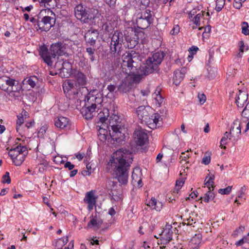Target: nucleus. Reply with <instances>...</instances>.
Returning a JSON list of instances; mask_svg holds the SVG:
<instances>
[{
	"instance_id": "nucleus-1",
	"label": "nucleus",
	"mask_w": 249,
	"mask_h": 249,
	"mask_svg": "<svg viewBox=\"0 0 249 249\" xmlns=\"http://www.w3.org/2000/svg\"><path fill=\"white\" fill-rule=\"evenodd\" d=\"M126 155L120 149L115 152L107 164L108 170L112 174L114 178L121 184L128 182L129 170L131 161L126 160Z\"/></svg>"
},
{
	"instance_id": "nucleus-2",
	"label": "nucleus",
	"mask_w": 249,
	"mask_h": 249,
	"mask_svg": "<svg viewBox=\"0 0 249 249\" xmlns=\"http://www.w3.org/2000/svg\"><path fill=\"white\" fill-rule=\"evenodd\" d=\"M72 42L69 40H66L62 42H58L53 44L48 50L45 46H41L39 48V55L42 58L43 61L49 66H53V62L55 61L57 55H62L64 53L63 47L66 45L71 46Z\"/></svg>"
},
{
	"instance_id": "nucleus-3",
	"label": "nucleus",
	"mask_w": 249,
	"mask_h": 249,
	"mask_svg": "<svg viewBox=\"0 0 249 249\" xmlns=\"http://www.w3.org/2000/svg\"><path fill=\"white\" fill-rule=\"evenodd\" d=\"M128 39L126 35L119 30L114 31L111 37L109 45V52L114 58V65L121 62V56L123 50V46H125V40Z\"/></svg>"
},
{
	"instance_id": "nucleus-4",
	"label": "nucleus",
	"mask_w": 249,
	"mask_h": 249,
	"mask_svg": "<svg viewBox=\"0 0 249 249\" xmlns=\"http://www.w3.org/2000/svg\"><path fill=\"white\" fill-rule=\"evenodd\" d=\"M0 89L9 93L11 97L16 98L20 96L19 91L21 87L15 79L3 76L0 77Z\"/></svg>"
},
{
	"instance_id": "nucleus-5",
	"label": "nucleus",
	"mask_w": 249,
	"mask_h": 249,
	"mask_svg": "<svg viewBox=\"0 0 249 249\" xmlns=\"http://www.w3.org/2000/svg\"><path fill=\"white\" fill-rule=\"evenodd\" d=\"M138 56L137 53L134 51L126 52L125 54L122 55V63L121 67L123 72L130 75L134 73L136 70V67L133 65L134 62L133 58Z\"/></svg>"
},
{
	"instance_id": "nucleus-6",
	"label": "nucleus",
	"mask_w": 249,
	"mask_h": 249,
	"mask_svg": "<svg viewBox=\"0 0 249 249\" xmlns=\"http://www.w3.org/2000/svg\"><path fill=\"white\" fill-rule=\"evenodd\" d=\"M8 154L14 164L16 166H20L28 154V150L25 146L19 144L11 149Z\"/></svg>"
},
{
	"instance_id": "nucleus-7",
	"label": "nucleus",
	"mask_w": 249,
	"mask_h": 249,
	"mask_svg": "<svg viewBox=\"0 0 249 249\" xmlns=\"http://www.w3.org/2000/svg\"><path fill=\"white\" fill-rule=\"evenodd\" d=\"M79 6H80V9H79V16H80L81 17L79 18V20H80L81 22L89 23L97 17L98 11L95 9L90 8L83 3L79 4Z\"/></svg>"
},
{
	"instance_id": "nucleus-8",
	"label": "nucleus",
	"mask_w": 249,
	"mask_h": 249,
	"mask_svg": "<svg viewBox=\"0 0 249 249\" xmlns=\"http://www.w3.org/2000/svg\"><path fill=\"white\" fill-rule=\"evenodd\" d=\"M78 79H70L67 80L63 84V90L68 94L70 99L77 100L78 96Z\"/></svg>"
},
{
	"instance_id": "nucleus-9",
	"label": "nucleus",
	"mask_w": 249,
	"mask_h": 249,
	"mask_svg": "<svg viewBox=\"0 0 249 249\" xmlns=\"http://www.w3.org/2000/svg\"><path fill=\"white\" fill-rule=\"evenodd\" d=\"M89 99H88L87 102L83 103V106L80 110V113L83 117L86 120L91 119L94 115L96 111V105L95 104H91V102L89 101Z\"/></svg>"
},
{
	"instance_id": "nucleus-10",
	"label": "nucleus",
	"mask_w": 249,
	"mask_h": 249,
	"mask_svg": "<svg viewBox=\"0 0 249 249\" xmlns=\"http://www.w3.org/2000/svg\"><path fill=\"white\" fill-rule=\"evenodd\" d=\"M117 19L113 17L107 21L101 20L100 22H98V25L100 31L104 34L110 35L114 31L113 23H117Z\"/></svg>"
},
{
	"instance_id": "nucleus-11",
	"label": "nucleus",
	"mask_w": 249,
	"mask_h": 249,
	"mask_svg": "<svg viewBox=\"0 0 249 249\" xmlns=\"http://www.w3.org/2000/svg\"><path fill=\"white\" fill-rule=\"evenodd\" d=\"M54 22L55 19L53 18L45 16L41 20L37 21V26L40 30L47 32L53 26Z\"/></svg>"
},
{
	"instance_id": "nucleus-12",
	"label": "nucleus",
	"mask_w": 249,
	"mask_h": 249,
	"mask_svg": "<svg viewBox=\"0 0 249 249\" xmlns=\"http://www.w3.org/2000/svg\"><path fill=\"white\" fill-rule=\"evenodd\" d=\"M152 108L149 106H141L137 108L136 113L142 122L146 124L147 122H149L151 115L150 112Z\"/></svg>"
},
{
	"instance_id": "nucleus-13",
	"label": "nucleus",
	"mask_w": 249,
	"mask_h": 249,
	"mask_svg": "<svg viewBox=\"0 0 249 249\" xmlns=\"http://www.w3.org/2000/svg\"><path fill=\"white\" fill-rule=\"evenodd\" d=\"M141 71L144 75H146L154 72H159L160 69L157 64L152 62L151 59L147 58L141 67Z\"/></svg>"
},
{
	"instance_id": "nucleus-14",
	"label": "nucleus",
	"mask_w": 249,
	"mask_h": 249,
	"mask_svg": "<svg viewBox=\"0 0 249 249\" xmlns=\"http://www.w3.org/2000/svg\"><path fill=\"white\" fill-rule=\"evenodd\" d=\"M173 227L171 224H166L163 228L162 231L159 234L160 237H155L157 238H160V240L163 241V244H167L172 240L173 236Z\"/></svg>"
},
{
	"instance_id": "nucleus-15",
	"label": "nucleus",
	"mask_w": 249,
	"mask_h": 249,
	"mask_svg": "<svg viewBox=\"0 0 249 249\" xmlns=\"http://www.w3.org/2000/svg\"><path fill=\"white\" fill-rule=\"evenodd\" d=\"M133 137L137 145L139 146L144 145L148 141V135L144 129H136Z\"/></svg>"
},
{
	"instance_id": "nucleus-16",
	"label": "nucleus",
	"mask_w": 249,
	"mask_h": 249,
	"mask_svg": "<svg viewBox=\"0 0 249 249\" xmlns=\"http://www.w3.org/2000/svg\"><path fill=\"white\" fill-rule=\"evenodd\" d=\"M111 129V132L109 130V135L112 140L118 144H122L125 141V137L122 131V126Z\"/></svg>"
},
{
	"instance_id": "nucleus-17",
	"label": "nucleus",
	"mask_w": 249,
	"mask_h": 249,
	"mask_svg": "<svg viewBox=\"0 0 249 249\" xmlns=\"http://www.w3.org/2000/svg\"><path fill=\"white\" fill-rule=\"evenodd\" d=\"M97 197L94 195V192L91 190L86 193L84 198V201L88 204V209L89 211H92L94 207L96 208Z\"/></svg>"
},
{
	"instance_id": "nucleus-18",
	"label": "nucleus",
	"mask_w": 249,
	"mask_h": 249,
	"mask_svg": "<svg viewBox=\"0 0 249 249\" xmlns=\"http://www.w3.org/2000/svg\"><path fill=\"white\" fill-rule=\"evenodd\" d=\"M98 32L95 30H89L85 35V39L89 45L93 46L98 37Z\"/></svg>"
},
{
	"instance_id": "nucleus-19",
	"label": "nucleus",
	"mask_w": 249,
	"mask_h": 249,
	"mask_svg": "<svg viewBox=\"0 0 249 249\" xmlns=\"http://www.w3.org/2000/svg\"><path fill=\"white\" fill-rule=\"evenodd\" d=\"M133 87V84L128 80H122L118 87V90L122 93L130 92Z\"/></svg>"
},
{
	"instance_id": "nucleus-20",
	"label": "nucleus",
	"mask_w": 249,
	"mask_h": 249,
	"mask_svg": "<svg viewBox=\"0 0 249 249\" xmlns=\"http://www.w3.org/2000/svg\"><path fill=\"white\" fill-rule=\"evenodd\" d=\"M136 17H137V18H140L154 22V14L153 12L150 9L145 8L138 12L136 15Z\"/></svg>"
},
{
	"instance_id": "nucleus-21",
	"label": "nucleus",
	"mask_w": 249,
	"mask_h": 249,
	"mask_svg": "<svg viewBox=\"0 0 249 249\" xmlns=\"http://www.w3.org/2000/svg\"><path fill=\"white\" fill-rule=\"evenodd\" d=\"M91 96L90 92H89V90L86 87L79 88V101L80 106L85 102H87L88 99H89V101H90Z\"/></svg>"
},
{
	"instance_id": "nucleus-22",
	"label": "nucleus",
	"mask_w": 249,
	"mask_h": 249,
	"mask_svg": "<svg viewBox=\"0 0 249 249\" xmlns=\"http://www.w3.org/2000/svg\"><path fill=\"white\" fill-rule=\"evenodd\" d=\"M186 72V69L183 67L181 70H177L174 72L173 78V83L176 86H178L183 80L185 74Z\"/></svg>"
},
{
	"instance_id": "nucleus-23",
	"label": "nucleus",
	"mask_w": 249,
	"mask_h": 249,
	"mask_svg": "<svg viewBox=\"0 0 249 249\" xmlns=\"http://www.w3.org/2000/svg\"><path fill=\"white\" fill-rule=\"evenodd\" d=\"M71 68L70 64L68 62H62L61 61H58L56 62L54 68L55 69L59 71L60 74L62 75V73H64V76H67L69 74L68 69L65 67Z\"/></svg>"
},
{
	"instance_id": "nucleus-24",
	"label": "nucleus",
	"mask_w": 249,
	"mask_h": 249,
	"mask_svg": "<svg viewBox=\"0 0 249 249\" xmlns=\"http://www.w3.org/2000/svg\"><path fill=\"white\" fill-rule=\"evenodd\" d=\"M108 128L110 127L111 129H113L114 128H117L122 126L121 124V119L120 116L114 114H113L112 115L109 116V119L108 121Z\"/></svg>"
},
{
	"instance_id": "nucleus-25",
	"label": "nucleus",
	"mask_w": 249,
	"mask_h": 249,
	"mask_svg": "<svg viewBox=\"0 0 249 249\" xmlns=\"http://www.w3.org/2000/svg\"><path fill=\"white\" fill-rule=\"evenodd\" d=\"M248 99V94L246 91L239 90V94L235 98V102L238 107H242Z\"/></svg>"
},
{
	"instance_id": "nucleus-26",
	"label": "nucleus",
	"mask_w": 249,
	"mask_h": 249,
	"mask_svg": "<svg viewBox=\"0 0 249 249\" xmlns=\"http://www.w3.org/2000/svg\"><path fill=\"white\" fill-rule=\"evenodd\" d=\"M26 82L29 84L31 88L37 89L41 87L42 83V79L38 78L36 76L29 77Z\"/></svg>"
},
{
	"instance_id": "nucleus-27",
	"label": "nucleus",
	"mask_w": 249,
	"mask_h": 249,
	"mask_svg": "<svg viewBox=\"0 0 249 249\" xmlns=\"http://www.w3.org/2000/svg\"><path fill=\"white\" fill-rule=\"evenodd\" d=\"M241 130V129H239L238 127L235 129L231 127L229 140L232 143H236L240 139Z\"/></svg>"
},
{
	"instance_id": "nucleus-28",
	"label": "nucleus",
	"mask_w": 249,
	"mask_h": 249,
	"mask_svg": "<svg viewBox=\"0 0 249 249\" xmlns=\"http://www.w3.org/2000/svg\"><path fill=\"white\" fill-rule=\"evenodd\" d=\"M202 241V235L196 234L191 239L189 246L192 249H198Z\"/></svg>"
},
{
	"instance_id": "nucleus-29",
	"label": "nucleus",
	"mask_w": 249,
	"mask_h": 249,
	"mask_svg": "<svg viewBox=\"0 0 249 249\" xmlns=\"http://www.w3.org/2000/svg\"><path fill=\"white\" fill-rule=\"evenodd\" d=\"M165 56V53L163 52L159 51L154 53L151 57H149L148 59H151L153 63L157 64L159 67L164 57Z\"/></svg>"
},
{
	"instance_id": "nucleus-30",
	"label": "nucleus",
	"mask_w": 249,
	"mask_h": 249,
	"mask_svg": "<svg viewBox=\"0 0 249 249\" xmlns=\"http://www.w3.org/2000/svg\"><path fill=\"white\" fill-rule=\"evenodd\" d=\"M153 23V21H148V20H145L140 18H137V17H136V23L138 28L139 29L142 30L146 29Z\"/></svg>"
},
{
	"instance_id": "nucleus-31",
	"label": "nucleus",
	"mask_w": 249,
	"mask_h": 249,
	"mask_svg": "<svg viewBox=\"0 0 249 249\" xmlns=\"http://www.w3.org/2000/svg\"><path fill=\"white\" fill-rule=\"evenodd\" d=\"M68 123V119L64 117H60L55 120V125L60 128L66 127Z\"/></svg>"
},
{
	"instance_id": "nucleus-32",
	"label": "nucleus",
	"mask_w": 249,
	"mask_h": 249,
	"mask_svg": "<svg viewBox=\"0 0 249 249\" xmlns=\"http://www.w3.org/2000/svg\"><path fill=\"white\" fill-rule=\"evenodd\" d=\"M109 116V112L108 109H104L102 111H100L97 115V118L99 121L102 124L106 123L108 117Z\"/></svg>"
},
{
	"instance_id": "nucleus-33",
	"label": "nucleus",
	"mask_w": 249,
	"mask_h": 249,
	"mask_svg": "<svg viewBox=\"0 0 249 249\" xmlns=\"http://www.w3.org/2000/svg\"><path fill=\"white\" fill-rule=\"evenodd\" d=\"M215 197V194L213 192V191L209 190L207 191L204 195L203 196L201 197L200 199L204 201L205 202L208 203L210 201L213 200L214 202H215L216 201L214 200Z\"/></svg>"
},
{
	"instance_id": "nucleus-34",
	"label": "nucleus",
	"mask_w": 249,
	"mask_h": 249,
	"mask_svg": "<svg viewBox=\"0 0 249 249\" xmlns=\"http://www.w3.org/2000/svg\"><path fill=\"white\" fill-rule=\"evenodd\" d=\"M160 119H162L160 114L158 113H153L150 115L149 120V122H147L146 124L148 125H152L153 126L156 127Z\"/></svg>"
},
{
	"instance_id": "nucleus-35",
	"label": "nucleus",
	"mask_w": 249,
	"mask_h": 249,
	"mask_svg": "<svg viewBox=\"0 0 249 249\" xmlns=\"http://www.w3.org/2000/svg\"><path fill=\"white\" fill-rule=\"evenodd\" d=\"M126 37L128 38L127 40H125V44L124 46L125 47H127L128 49H133L138 44V40L136 39L135 38H131L129 36L126 35Z\"/></svg>"
},
{
	"instance_id": "nucleus-36",
	"label": "nucleus",
	"mask_w": 249,
	"mask_h": 249,
	"mask_svg": "<svg viewBox=\"0 0 249 249\" xmlns=\"http://www.w3.org/2000/svg\"><path fill=\"white\" fill-rule=\"evenodd\" d=\"M209 178L207 181H206L207 178L208 177H207L205 180L204 184L207 186V187L208 188L209 190H212L213 191L214 188V182L213 180L214 179V176L213 174H209Z\"/></svg>"
},
{
	"instance_id": "nucleus-37",
	"label": "nucleus",
	"mask_w": 249,
	"mask_h": 249,
	"mask_svg": "<svg viewBox=\"0 0 249 249\" xmlns=\"http://www.w3.org/2000/svg\"><path fill=\"white\" fill-rule=\"evenodd\" d=\"M98 137L99 139L102 142H104L107 140V130L106 129L100 127L98 131Z\"/></svg>"
},
{
	"instance_id": "nucleus-38",
	"label": "nucleus",
	"mask_w": 249,
	"mask_h": 249,
	"mask_svg": "<svg viewBox=\"0 0 249 249\" xmlns=\"http://www.w3.org/2000/svg\"><path fill=\"white\" fill-rule=\"evenodd\" d=\"M205 14V11H200L194 17L193 19H192V21H193L194 23L195 24L196 26H199L200 25V20L201 19L204 18Z\"/></svg>"
},
{
	"instance_id": "nucleus-39",
	"label": "nucleus",
	"mask_w": 249,
	"mask_h": 249,
	"mask_svg": "<svg viewBox=\"0 0 249 249\" xmlns=\"http://www.w3.org/2000/svg\"><path fill=\"white\" fill-rule=\"evenodd\" d=\"M103 101V99L101 94H97L96 96L91 95L90 97V102H91L92 104H95L96 108H97V105L101 104Z\"/></svg>"
},
{
	"instance_id": "nucleus-40",
	"label": "nucleus",
	"mask_w": 249,
	"mask_h": 249,
	"mask_svg": "<svg viewBox=\"0 0 249 249\" xmlns=\"http://www.w3.org/2000/svg\"><path fill=\"white\" fill-rule=\"evenodd\" d=\"M68 237L59 238L56 242L55 249H63L62 247L68 242Z\"/></svg>"
},
{
	"instance_id": "nucleus-41",
	"label": "nucleus",
	"mask_w": 249,
	"mask_h": 249,
	"mask_svg": "<svg viewBox=\"0 0 249 249\" xmlns=\"http://www.w3.org/2000/svg\"><path fill=\"white\" fill-rule=\"evenodd\" d=\"M103 223V221H97L95 218L93 217V216L92 215V218L88 222V226L90 227V226H92L93 227H97L98 228H100L102 224Z\"/></svg>"
},
{
	"instance_id": "nucleus-42",
	"label": "nucleus",
	"mask_w": 249,
	"mask_h": 249,
	"mask_svg": "<svg viewBox=\"0 0 249 249\" xmlns=\"http://www.w3.org/2000/svg\"><path fill=\"white\" fill-rule=\"evenodd\" d=\"M155 93V95H154V98L156 101L157 104H158L159 106H160L163 102L164 98L160 94V91L156 90Z\"/></svg>"
},
{
	"instance_id": "nucleus-43",
	"label": "nucleus",
	"mask_w": 249,
	"mask_h": 249,
	"mask_svg": "<svg viewBox=\"0 0 249 249\" xmlns=\"http://www.w3.org/2000/svg\"><path fill=\"white\" fill-rule=\"evenodd\" d=\"M230 137V133H228V132H226L224 134V136L222 138L220 142V146L222 148H226V146H225L227 144V141Z\"/></svg>"
},
{
	"instance_id": "nucleus-44",
	"label": "nucleus",
	"mask_w": 249,
	"mask_h": 249,
	"mask_svg": "<svg viewBox=\"0 0 249 249\" xmlns=\"http://www.w3.org/2000/svg\"><path fill=\"white\" fill-rule=\"evenodd\" d=\"M162 150L164 152L165 155H171L170 162H173V160H175L174 155H173L174 153L173 149L169 148L166 146H163ZM165 157H167V155H165Z\"/></svg>"
},
{
	"instance_id": "nucleus-45",
	"label": "nucleus",
	"mask_w": 249,
	"mask_h": 249,
	"mask_svg": "<svg viewBox=\"0 0 249 249\" xmlns=\"http://www.w3.org/2000/svg\"><path fill=\"white\" fill-rule=\"evenodd\" d=\"M87 84V77L83 73L79 71V86H84Z\"/></svg>"
},
{
	"instance_id": "nucleus-46",
	"label": "nucleus",
	"mask_w": 249,
	"mask_h": 249,
	"mask_svg": "<svg viewBox=\"0 0 249 249\" xmlns=\"http://www.w3.org/2000/svg\"><path fill=\"white\" fill-rule=\"evenodd\" d=\"M184 181L183 180H177L176 183V187L174 189L173 193L174 194H178V191L181 189V187L183 185Z\"/></svg>"
},
{
	"instance_id": "nucleus-47",
	"label": "nucleus",
	"mask_w": 249,
	"mask_h": 249,
	"mask_svg": "<svg viewBox=\"0 0 249 249\" xmlns=\"http://www.w3.org/2000/svg\"><path fill=\"white\" fill-rule=\"evenodd\" d=\"M189 151L187 150L186 152H182L181 155L180 156L179 159L182 163V161H185L186 163H189V161L187 160L190 157V154H188Z\"/></svg>"
},
{
	"instance_id": "nucleus-48",
	"label": "nucleus",
	"mask_w": 249,
	"mask_h": 249,
	"mask_svg": "<svg viewBox=\"0 0 249 249\" xmlns=\"http://www.w3.org/2000/svg\"><path fill=\"white\" fill-rule=\"evenodd\" d=\"M225 0H217L215 10L219 12L221 11L225 4Z\"/></svg>"
},
{
	"instance_id": "nucleus-49",
	"label": "nucleus",
	"mask_w": 249,
	"mask_h": 249,
	"mask_svg": "<svg viewBox=\"0 0 249 249\" xmlns=\"http://www.w3.org/2000/svg\"><path fill=\"white\" fill-rule=\"evenodd\" d=\"M249 24L247 22H243L242 23V33L245 35H249V31L248 29Z\"/></svg>"
},
{
	"instance_id": "nucleus-50",
	"label": "nucleus",
	"mask_w": 249,
	"mask_h": 249,
	"mask_svg": "<svg viewBox=\"0 0 249 249\" xmlns=\"http://www.w3.org/2000/svg\"><path fill=\"white\" fill-rule=\"evenodd\" d=\"M232 186H229L224 189H219L218 192L221 195H228L231 191Z\"/></svg>"
},
{
	"instance_id": "nucleus-51",
	"label": "nucleus",
	"mask_w": 249,
	"mask_h": 249,
	"mask_svg": "<svg viewBox=\"0 0 249 249\" xmlns=\"http://www.w3.org/2000/svg\"><path fill=\"white\" fill-rule=\"evenodd\" d=\"M95 51V49H93L91 47H88L86 49V52L88 53L89 55V58L91 61H93L95 60L94 56V52Z\"/></svg>"
},
{
	"instance_id": "nucleus-52",
	"label": "nucleus",
	"mask_w": 249,
	"mask_h": 249,
	"mask_svg": "<svg viewBox=\"0 0 249 249\" xmlns=\"http://www.w3.org/2000/svg\"><path fill=\"white\" fill-rule=\"evenodd\" d=\"M241 115L244 117L249 118V102L247 104L246 107L244 108Z\"/></svg>"
},
{
	"instance_id": "nucleus-53",
	"label": "nucleus",
	"mask_w": 249,
	"mask_h": 249,
	"mask_svg": "<svg viewBox=\"0 0 249 249\" xmlns=\"http://www.w3.org/2000/svg\"><path fill=\"white\" fill-rule=\"evenodd\" d=\"M2 182L3 183H7V184H9L11 182V178L8 172H6L5 175L3 176Z\"/></svg>"
},
{
	"instance_id": "nucleus-54",
	"label": "nucleus",
	"mask_w": 249,
	"mask_h": 249,
	"mask_svg": "<svg viewBox=\"0 0 249 249\" xmlns=\"http://www.w3.org/2000/svg\"><path fill=\"white\" fill-rule=\"evenodd\" d=\"M156 199L152 197L150 200L146 203V205L152 209H154L156 204Z\"/></svg>"
},
{
	"instance_id": "nucleus-55",
	"label": "nucleus",
	"mask_w": 249,
	"mask_h": 249,
	"mask_svg": "<svg viewBox=\"0 0 249 249\" xmlns=\"http://www.w3.org/2000/svg\"><path fill=\"white\" fill-rule=\"evenodd\" d=\"M180 31V28L178 25H174L172 29L170 31V34L172 35H178Z\"/></svg>"
},
{
	"instance_id": "nucleus-56",
	"label": "nucleus",
	"mask_w": 249,
	"mask_h": 249,
	"mask_svg": "<svg viewBox=\"0 0 249 249\" xmlns=\"http://www.w3.org/2000/svg\"><path fill=\"white\" fill-rule=\"evenodd\" d=\"M183 224H187V225L192 226L194 224L196 223V220L194 219L191 216L188 218H186V220L184 219Z\"/></svg>"
},
{
	"instance_id": "nucleus-57",
	"label": "nucleus",
	"mask_w": 249,
	"mask_h": 249,
	"mask_svg": "<svg viewBox=\"0 0 249 249\" xmlns=\"http://www.w3.org/2000/svg\"><path fill=\"white\" fill-rule=\"evenodd\" d=\"M211 161V157L208 155H205L203 157L201 163L205 165H208L210 163Z\"/></svg>"
},
{
	"instance_id": "nucleus-58",
	"label": "nucleus",
	"mask_w": 249,
	"mask_h": 249,
	"mask_svg": "<svg viewBox=\"0 0 249 249\" xmlns=\"http://www.w3.org/2000/svg\"><path fill=\"white\" fill-rule=\"evenodd\" d=\"M231 127H233V129H235L237 127L239 129H241L240 121L239 119L235 120Z\"/></svg>"
},
{
	"instance_id": "nucleus-59",
	"label": "nucleus",
	"mask_w": 249,
	"mask_h": 249,
	"mask_svg": "<svg viewBox=\"0 0 249 249\" xmlns=\"http://www.w3.org/2000/svg\"><path fill=\"white\" fill-rule=\"evenodd\" d=\"M242 2L241 0H234L233 4V7L237 9H240L242 6Z\"/></svg>"
},
{
	"instance_id": "nucleus-60",
	"label": "nucleus",
	"mask_w": 249,
	"mask_h": 249,
	"mask_svg": "<svg viewBox=\"0 0 249 249\" xmlns=\"http://www.w3.org/2000/svg\"><path fill=\"white\" fill-rule=\"evenodd\" d=\"M23 118L22 116L18 117V119L17 122V131H19L20 126L23 123Z\"/></svg>"
},
{
	"instance_id": "nucleus-61",
	"label": "nucleus",
	"mask_w": 249,
	"mask_h": 249,
	"mask_svg": "<svg viewBox=\"0 0 249 249\" xmlns=\"http://www.w3.org/2000/svg\"><path fill=\"white\" fill-rule=\"evenodd\" d=\"M198 98L201 104H203V103H204L206 100V97L205 95L203 93L199 94L198 95Z\"/></svg>"
},
{
	"instance_id": "nucleus-62",
	"label": "nucleus",
	"mask_w": 249,
	"mask_h": 249,
	"mask_svg": "<svg viewBox=\"0 0 249 249\" xmlns=\"http://www.w3.org/2000/svg\"><path fill=\"white\" fill-rule=\"evenodd\" d=\"M48 129V126L47 125H44L42 126L39 131H38V134L40 136H42L44 135V134L46 132V130Z\"/></svg>"
},
{
	"instance_id": "nucleus-63",
	"label": "nucleus",
	"mask_w": 249,
	"mask_h": 249,
	"mask_svg": "<svg viewBox=\"0 0 249 249\" xmlns=\"http://www.w3.org/2000/svg\"><path fill=\"white\" fill-rule=\"evenodd\" d=\"M203 28L204 29V31L203 33V35H204V34H206V33H210L211 32V25H209L205 26V27H200V28H199V30H201Z\"/></svg>"
},
{
	"instance_id": "nucleus-64",
	"label": "nucleus",
	"mask_w": 249,
	"mask_h": 249,
	"mask_svg": "<svg viewBox=\"0 0 249 249\" xmlns=\"http://www.w3.org/2000/svg\"><path fill=\"white\" fill-rule=\"evenodd\" d=\"M162 203L161 202L158 201L157 202L156 201V204L155 205V207L154 208V209L156 210L157 211H160L161 209L162 208Z\"/></svg>"
}]
</instances>
